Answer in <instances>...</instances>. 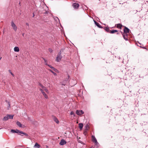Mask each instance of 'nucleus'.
Wrapping results in <instances>:
<instances>
[{
    "instance_id": "f257e3e1",
    "label": "nucleus",
    "mask_w": 148,
    "mask_h": 148,
    "mask_svg": "<svg viewBox=\"0 0 148 148\" xmlns=\"http://www.w3.org/2000/svg\"><path fill=\"white\" fill-rule=\"evenodd\" d=\"M129 32V29L125 27L124 29V32L123 34V35L124 38L126 40H128V33Z\"/></svg>"
},
{
    "instance_id": "f03ea898",
    "label": "nucleus",
    "mask_w": 148,
    "mask_h": 148,
    "mask_svg": "<svg viewBox=\"0 0 148 148\" xmlns=\"http://www.w3.org/2000/svg\"><path fill=\"white\" fill-rule=\"evenodd\" d=\"M14 115H12L8 114L6 116H5L3 119V121H6L9 119H13Z\"/></svg>"
},
{
    "instance_id": "7ed1b4c3",
    "label": "nucleus",
    "mask_w": 148,
    "mask_h": 148,
    "mask_svg": "<svg viewBox=\"0 0 148 148\" xmlns=\"http://www.w3.org/2000/svg\"><path fill=\"white\" fill-rule=\"evenodd\" d=\"M61 52H60L58 54L56 58V61L57 62H59L60 61L62 58V56L61 55Z\"/></svg>"
},
{
    "instance_id": "20e7f679",
    "label": "nucleus",
    "mask_w": 148,
    "mask_h": 148,
    "mask_svg": "<svg viewBox=\"0 0 148 148\" xmlns=\"http://www.w3.org/2000/svg\"><path fill=\"white\" fill-rule=\"evenodd\" d=\"M92 140L95 143V145H97L99 144L98 142H97L96 138H95V136L92 135Z\"/></svg>"
},
{
    "instance_id": "39448f33",
    "label": "nucleus",
    "mask_w": 148,
    "mask_h": 148,
    "mask_svg": "<svg viewBox=\"0 0 148 148\" xmlns=\"http://www.w3.org/2000/svg\"><path fill=\"white\" fill-rule=\"evenodd\" d=\"M11 25L12 27L13 28L14 30L16 31L17 29V27L16 26V25L14 23L13 21H12L11 22Z\"/></svg>"
},
{
    "instance_id": "423d86ee",
    "label": "nucleus",
    "mask_w": 148,
    "mask_h": 148,
    "mask_svg": "<svg viewBox=\"0 0 148 148\" xmlns=\"http://www.w3.org/2000/svg\"><path fill=\"white\" fill-rule=\"evenodd\" d=\"M76 114L78 115H81L84 113V112L82 110H77L76 112Z\"/></svg>"
},
{
    "instance_id": "0eeeda50",
    "label": "nucleus",
    "mask_w": 148,
    "mask_h": 148,
    "mask_svg": "<svg viewBox=\"0 0 148 148\" xmlns=\"http://www.w3.org/2000/svg\"><path fill=\"white\" fill-rule=\"evenodd\" d=\"M66 143V141L64 139L62 140L60 143V145H63Z\"/></svg>"
},
{
    "instance_id": "6e6552de",
    "label": "nucleus",
    "mask_w": 148,
    "mask_h": 148,
    "mask_svg": "<svg viewBox=\"0 0 148 148\" xmlns=\"http://www.w3.org/2000/svg\"><path fill=\"white\" fill-rule=\"evenodd\" d=\"M73 6L74 8H77L79 7V5L77 3H74L73 4Z\"/></svg>"
},
{
    "instance_id": "1a4fd4ad",
    "label": "nucleus",
    "mask_w": 148,
    "mask_h": 148,
    "mask_svg": "<svg viewBox=\"0 0 148 148\" xmlns=\"http://www.w3.org/2000/svg\"><path fill=\"white\" fill-rule=\"evenodd\" d=\"M14 51L15 52H18L19 51V49L17 47H15L14 48Z\"/></svg>"
},
{
    "instance_id": "9d476101",
    "label": "nucleus",
    "mask_w": 148,
    "mask_h": 148,
    "mask_svg": "<svg viewBox=\"0 0 148 148\" xmlns=\"http://www.w3.org/2000/svg\"><path fill=\"white\" fill-rule=\"evenodd\" d=\"M16 124L20 127H23V126L22 124L19 122L17 121L16 122Z\"/></svg>"
},
{
    "instance_id": "9b49d317",
    "label": "nucleus",
    "mask_w": 148,
    "mask_h": 148,
    "mask_svg": "<svg viewBox=\"0 0 148 148\" xmlns=\"http://www.w3.org/2000/svg\"><path fill=\"white\" fill-rule=\"evenodd\" d=\"M16 133H18V134L19 135H21V134H22L23 133V132L21 131H20L18 130H16Z\"/></svg>"
},
{
    "instance_id": "f8f14e48",
    "label": "nucleus",
    "mask_w": 148,
    "mask_h": 148,
    "mask_svg": "<svg viewBox=\"0 0 148 148\" xmlns=\"http://www.w3.org/2000/svg\"><path fill=\"white\" fill-rule=\"evenodd\" d=\"M94 21L95 22V25L97 26H98L99 27V28H101L102 27L101 26V25H100L98 23H97L95 21Z\"/></svg>"
},
{
    "instance_id": "ddd939ff",
    "label": "nucleus",
    "mask_w": 148,
    "mask_h": 148,
    "mask_svg": "<svg viewBox=\"0 0 148 148\" xmlns=\"http://www.w3.org/2000/svg\"><path fill=\"white\" fill-rule=\"evenodd\" d=\"M47 66L50 67V68L52 69L54 71L56 72L57 71V70L55 69L52 66L50 65H47Z\"/></svg>"
},
{
    "instance_id": "4468645a",
    "label": "nucleus",
    "mask_w": 148,
    "mask_h": 148,
    "mask_svg": "<svg viewBox=\"0 0 148 148\" xmlns=\"http://www.w3.org/2000/svg\"><path fill=\"white\" fill-rule=\"evenodd\" d=\"M118 32L117 30H112L110 31L109 33L111 34H113L115 33L116 32Z\"/></svg>"
},
{
    "instance_id": "2eb2a0df",
    "label": "nucleus",
    "mask_w": 148,
    "mask_h": 148,
    "mask_svg": "<svg viewBox=\"0 0 148 148\" xmlns=\"http://www.w3.org/2000/svg\"><path fill=\"white\" fill-rule=\"evenodd\" d=\"M42 94L44 96V97L46 99H48V96L46 95V94L44 92H43Z\"/></svg>"
},
{
    "instance_id": "dca6fc26",
    "label": "nucleus",
    "mask_w": 148,
    "mask_h": 148,
    "mask_svg": "<svg viewBox=\"0 0 148 148\" xmlns=\"http://www.w3.org/2000/svg\"><path fill=\"white\" fill-rule=\"evenodd\" d=\"M34 147L36 148H39L40 146L38 143H36L34 145Z\"/></svg>"
},
{
    "instance_id": "f3484780",
    "label": "nucleus",
    "mask_w": 148,
    "mask_h": 148,
    "mask_svg": "<svg viewBox=\"0 0 148 148\" xmlns=\"http://www.w3.org/2000/svg\"><path fill=\"white\" fill-rule=\"evenodd\" d=\"M79 127L80 129H82L83 127V125L82 123H79Z\"/></svg>"
},
{
    "instance_id": "a211bd4d",
    "label": "nucleus",
    "mask_w": 148,
    "mask_h": 148,
    "mask_svg": "<svg viewBox=\"0 0 148 148\" xmlns=\"http://www.w3.org/2000/svg\"><path fill=\"white\" fill-rule=\"evenodd\" d=\"M43 90H45L47 93L48 94L49 93V91L48 90V89L45 87L43 89Z\"/></svg>"
},
{
    "instance_id": "6ab92c4d",
    "label": "nucleus",
    "mask_w": 148,
    "mask_h": 148,
    "mask_svg": "<svg viewBox=\"0 0 148 148\" xmlns=\"http://www.w3.org/2000/svg\"><path fill=\"white\" fill-rule=\"evenodd\" d=\"M122 25L120 24H118L117 25V27L119 28H121Z\"/></svg>"
},
{
    "instance_id": "aec40b11",
    "label": "nucleus",
    "mask_w": 148,
    "mask_h": 148,
    "mask_svg": "<svg viewBox=\"0 0 148 148\" xmlns=\"http://www.w3.org/2000/svg\"><path fill=\"white\" fill-rule=\"evenodd\" d=\"M49 70L52 73H53V74L55 76H56L57 75V74L56 73H55L53 71H52L51 70V69H49Z\"/></svg>"
},
{
    "instance_id": "412c9836",
    "label": "nucleus",
    "mask_w": 148,
    "mask_h": 148,
    "mask_svg": "<svg viewBox=\"0 0 148 148\" xmlns=\"http://www.w3.org/2000/svg\"><path fill=\"white\" fill-rule=\"evenodd\" d=\"M105 30L106 31H107V32H109V29L108 28V27H105Z\"/></svg>"
},
{
    "instance_id": "4be33fe9",
    "label": "nucleus",
    "mask_w": 148,
    "mask_h": 148,
    "mask_svg": "<svg viewBox=\"0 0 148 148\" xmlns=\"http://www.w3.org/2000/svg\"><path fill=\"white\" fill-rule=\"evenodd\" d=\"M54 121H55L57 123H59V121H58V119L56 118H55L54 119Z\"/></svg>"
},
{
    "instance_id": "5701e85b",
    "label": "nucleus",
    "mask_w": 148,
    "mask_h": 148,
    "mask_svg": "<svg viewBox=\"0 0 148 148\" xmlns=\"http://www.w3.org/2000/svg\"><path fill=\"white\" fill-rule=\"evenodd\" d=\"M39 86H40L41 88L42 89H43L45 87L40 84H39Z\"/></svg>"
},
{
    "instance_id": "b1692460",
    "label": "nucleus",
    "mask_w": 148,
    "mask_h": 148,
    "mask_svg": "<svg viewBox=\"0 0 148 148\" xmlns=\"http://www.w3.org/2000/svg\"><path fill=\"white\" fill-rule=\"evenodd\" d=\"M9 72L10 73V74L13 77L14 76V75L12 73L11 71L10 70H9Z\"/></svg>"
},
{
    "instance_id": "393cba45",
    "label": "nucleus",
    "mask_w": 148,
    "mask_h": 148,
    "mask_svg": "<svg viewBox=\"0 0 148 148\" xmlns=\"http://www.w3.org/2000/svg\"><path fill=\"white\" fill-rule=\"evenodd\" d=\"M70 114L72 115H73L74 116H75V114L74 113L73 111H72L70 113Z\"/></svg>"
},
{
    "instance_id": "a878e982",
    "label": "nucleus",
    "mask_w": 148,
    "mask_h": 148,
    "mask_svg": "<svg viewBox=\"0 0 148 148\" xmlns=\"http://www.w3.org/2000/svg\"><path fill=\"white\" fill-rule=\"evenodd\" d=\"M43 60L45 61V64L46 65H48L47 63V61H46V60L45 59H43Z\"/></svg>"
},
{
    "instance_id": "bb28decb",
    "label": "nucleus",
    "mask_w": 148,
    "mask_h": 148,
    "mask_svg": "<svg viewBox=\"0 0 148 148\" xmlns=\"http://www.w3.org/2000/svg\"><path fill=\"white\" fill-rule=\"evenodd\" d=\"M11 132L13 133H16V130H12L11 131Z\"/></svg>"
},
{
    "instance_id": "cd10ccee",
    "label": "nucleus",
    "mask_w": 148,
    "mask_h": 148,
    "mask_svg": "<svg viewBox=\"0 0 148 148\" xmlns=\"http://www.w3.org/2000/svg\"><path fill=\"white\" fill-rule=\"evenodd\" d=\"M43 89H42V88H40V91H41V92L42 93L43 92H44V91H43Z\"/></svg>"
},
{
    "instance_id": "c85d7f7f",
    "label": "nucleus",
    "mask_w": 148,
    "mask_h": 148,
    "mask_svg": "<svg viewBox=\"0 0 148 148\" xmlns=\"http://www.w3.org/2000/svg\"><path fill=\"white\" fill-rule=\"evenodd\" d=\"M49 51L51 53L53 51V50H52V49L50 48L49 49Z\"/></svg>"
},
{
    "instance_id": "c756f323",
    "label": "nucleus",
    "mask_w": 148,
    "mask_h": 148,
    "mask_svg": "<svg viewBox=\"0 0 148 148\" xmlns=\"http://www.w3.org/2000/svg\"><path fill=\"white\" fill-rule=\"evenodd\" d=\"M22 134H24V135H25V136H28V134H27L25 133L24 132H23V133H22Z\"/></svg>"
},
{
    "instance_id": "7c9ffc66",
    "label": "nucleus",
    "mask_w": 148,
    "mask_h": 148,
    "mask_svg": "<svg viewBox=\"0 0 148 148\" xmlns=\"http://www.w3.org/2000/svg\"><path fill=\"white\" fill-rule=\"evenodd\" d=\"M79 142L80 143H81L82 144H84L82 142V141H79Z\"/></svg>"
},
{
    "instance_id": "2f4dec72",
    "label": "nucleus",
    "mask_w": 148,
    "mask_h": 148,
    "mask_svg": "<svg viewBox=\"0 0 148 148\" xmlns=\"http://www.w3.org/2000/svg\"><path fill=\"white\" fill-rule=\"evenodd\" d=\"M26 25H27V26L29 25V24L28 23H26Z\"/></svg>"
},
{
    "instance_id": "473e14b6",
    "label": "nucleus",
    "mask_w": 148,
    "mask_h": 148,
    "mask_svg": "<svg viewBox=\"0 0 148 148\" xmlns=\"http://www.w3.org/2000/svg\"><path fill=\"white\" fill-rule=\"evenodd\" d=\"M35 16V15L34 14V13H33V17H34Z\"/></svg>"
},
{
    "instance_id": "72a5a7b5",
    "label": "nucleus",
    "mask_w": 148,
    "mask_h": 148,
    "mask_svg": "<svg viewBox=\"0 0 148 148\" xmlns=\"http://www.w3.org/2000/svg\"><path fill=\"white\" fill-rule=\"evenodd\" d=\"M90 148H94V147H92Z\"/></svg>"
},
{
    "instance_id": "f704fd0d",
    "label": "nucleus",
    "mask_w": 148,
    "mask_h": 148,
    "mask_svg": "<svg viewBox=\"0 0 148 148\" xmlns=\"http://www.w3.org/2000/svg\"><path fill=\"white\" fill-rule=\"evenodd\" d=\"M47 13V12H45V14H46V13Z\"/></svg>"
},
{
    "instance_id": "c9c22d12",
    "label": "nucleus",
    "mask_w": 148,
    "mask_h": 148,
    "mask_svg": "<svg viewBox=\"0 0 148 148\" xmlns=\"http://www.w3.org/2000/svg\"><path fill=\"white\" fill-rule=\"evenodd\" d=\"M24 34H23V36H24Z\"/></svg>"
},
{
    "instance_id": "e433bc0d",
    "label": "nucleus",
    "mask_w": 148,
    "mask_h": 148,
    "mask_svg": "<svg viewBox=\"0 0 148 148\" xmlns=\"http://www.w3.org/2000/svg\"><path fill=\"white\" fill-rule=\"evenodd\" d=\"M10 104H9V107H10Z\"/></svg>"
},
{
    "instance_id": "4c0bfd02",
    "label": "nucleus",
    "mask_w": 148,
    "mask_h": 148,
    "mask_svg": "<svg viewBox=\"0 0 148 148\" xmlns=\"http://www.w3.org/2000/svg\"><path fill=\"white\" fill-rule=\"evenodd\" d=\"M1 57L0 58V60L1 59Z\"/></svg>"
}]
</instances>
